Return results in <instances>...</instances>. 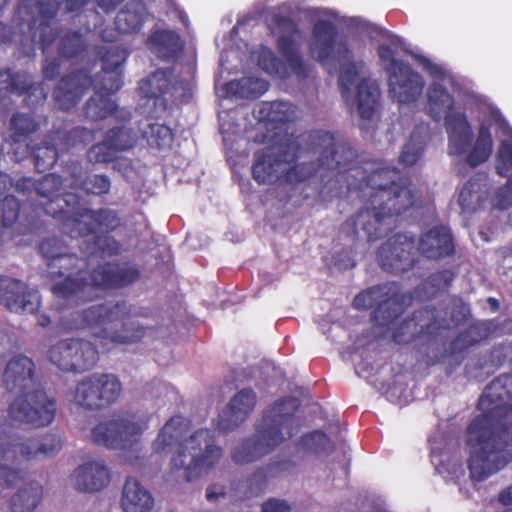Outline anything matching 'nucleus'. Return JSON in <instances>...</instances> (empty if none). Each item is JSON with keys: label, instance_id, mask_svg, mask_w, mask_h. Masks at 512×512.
Instances as JSON below:
<instances>
[{"label": "nucleus", "instance_id": "8", "mask_svg": "<svg viewBox=\"0 0 512 512\" xmlns=\"http://www.w3.org/2000/svg\"><path fill=\"white\" fill-rule=\"evenodd\" d=\"M90 0H64L68 12L82 9ZM63 0H19L14 18L11 41L20 36V43L38 45L44 53L60 34L57 15Z\"/></svg>", "mask_w": 512, "mask_h": 512}, {"label": "nucleus", "instance_id": "33", "mask_svg": "<svg viewBox=\"0 0 512 512\" xmlns=\"http://www.w3.org/2000/svg\"><path fill=\"white\" fill-rule=\"evenodd\" d=\"M42 498V487L30 482L14 493L9 501V512H35Z\"/></svg>", "mask_w": 512, "mask_h": 512}, {"label": "nucleus", "instance_id": "30", "mask_svg": "<svg viewBox=\"0 0 512 512\" xmlns=\"http://www.w3.org/2000/svg\"><path fill=\"white\" fill-rule=\"evenodd\" d=\"M37 380L34 361L23 354L12 356L3 371L4 384H35Z\"/></svg>", "mask_w": 512, "mask_h": 512}, {"label": "nucleus", "instance_id": "41", "mask_svg": "<svg viewBox=\"0 0 512 512\" xmlns=\"http://www.w3.org/2000/svg\"><path fill=\"white\" fill-rule=\"evenodd\" d=\"M425 147L426 135L423 128L414 129L399 155V162L405 166L416 164L422 157Z\"/></svg>", "mask_w": 512, "mask_h": 512}, {"label": "nucleus", "instance_id": "54", "mask_svg": "<svg viewBox=\"0 0 512 512\" xmlns=\"http://www.w3.org/2000/svg\"><path fill=\"white\" fill-rule=\"evenodd\" d=\"M70 249V246L66 244L62 239L58 237H50L44 239L39 246V250L43 258L48 262L56 261L61 254H64Z\"/></svg>", "mask_w": 512, "mask_h": 512}, {"label": "nucleus", "instance_id": "24", "mask_svg": "<svg viewBox=\"0 0 512 512\" xmlns=\"http://www.w3.org/2000/svg\"><path fill=\"white\" fill-rule=\"evenodd\" d=\"M83 114L85 119L91 122H100L110 117H114L120 122H130L132 119L130 110L120 108L111 96L96 89L94 94L85 102Z\"/></svg>", "mask_w": 512, "mask_h": 512}, {"label": "nucleus", "instance_id": "11", "mask_svg": "<svg viewBox=\"0 0 512 512\" xmlns=\"http://www.w3.org/2000/svg\"><path fill=\"white\" fill-rule=\"evenodd\" d=\"M413 296L403 292L399 283L385 282L359 292L352 305L357 310L371 309L370 321L375 327L389 328L411 304Z\"/></svg>", "mask_w": 512, "mask_h": 512}, {"label": "nucleus", "instance_id": "27", "mask_svg": "<svg viewBox=\"0 0 512 512\" xmlns=\"http://www.w3.org/2000/svg\"><path fill=\"white\" fill-rule=\"evenodd\" d=\"M154 504L151 492L139 480L133 477L125 480L120 499L123 512H151Z\"/></svg>", "mask_w": 512, "mask_h": 512}, {"label": "nucleus", "instance_id": "37", "mask_svg": "<svg viewBox=\"0 0 512 512\" xmlns=\"http://www.w3.org/2000/svg\"><path fill=\"white\" fill-rule=\"evenodd\" d=\"M74 338L58 341L49 350V360L60 370L72 372V367H84L85 362H72L73 355L77 353V344Z\"/></svg>", "mask_w": 512, "mask_h": 512}, {"label": "nucleus", "instance_id": "48", "mask_svg": "<svg viewBox=\"0 0 512 512\" xmlns=\"http://www.w3.org/2000/svg\"><path fill=\"white\" fill-rule=\"evenodd\" d=\"M148 143L152 147L159 150L169 149L174 141V133L172 129L159 123H152L149 125Z\"/></svg>", "mask_w": 512, "mask_h": 512}, {"label": "nucleus", "instance_id": "53", "mask_svg": "<svg viewBox=\"0 0 512 512\" xmlns=\"http://www.w3.org/2000/svg\"><path fill=\"white\" fill-rule=\"evenodd\" d=\"M1 227H11L19 217L20 202L13 195H6L0 203Z\"/></svg>", "mask_w": 512, "mask_h": 512}, {"label": "nucleus", "instance_id": "64", "mask_svg": "<svg viewBox=\"0 0 512 512\" xmlns=\"http://www.w3.org/2000/svg\"><path fill=\"white\" fill-rule=\"evenodd\" d=\"M498 197L502 208L512 206V174L508 176L506 184L500 189Z\"/></svg>", "mask_w": 512, "mask_h": 512}, {"label": "nucleus", "instance_id": "44", "mask_svg": "<svg viewBox=\"0 0 512 512\" xmlns=\"http://www.w3.org/2000/svg\"><path fill=\"white\" fill-rule=\"evenodd\" d=\"M92 86H94V89L102 93L108 94L109 96L112 93H116L123 86L122 70H104V68H102V70L95 75Z\"/></svg>", "mask_w": 512, "mask_h": 512}, {"label": "nucleus", "instance_id": "9", "mask_svg": "<svg viewBox=\"0 0 512 512\" xmlns=\"http://www.w3.org/2000/svg\"><path fill=\"white\" fill-rule=\"evenodd\" d=\"M16 190L27 194L34 210L58 219L62 230L69 226V220L77 205L83 198L74 192H64L63 179L55 173H48L39 180L21 178L16 183Z\"/></svg>", "mask_w": 512, "mask_h": 512}, {"label": "nucleus", "instance_id": "16", "mask_svg": "<svg viewBox=\"0 0 512 512\" xmlns=\"http://www.w3.org/2000/svg\"><path fill=\"white\" fill-rule=\"evenodd\" d=\"M57 405L54 397L41 389L26 391L17 396L9 406L10 417L34 428L50 425L56 415Z\"/></svg>", "mask_w": 512, "mask_h": 512}, {"label": "nucleus", "instance_id": "2", "mask_svg": "<svg viewBox=\"0 0 512 512\" xmlns=\"http://www.w3.org/2000/svg\"><path fill=\"white\" fill-rule=\"evenodd\" d=\"M505 387L485 388L478 402L482 414L468 427L469 471L474 481L485 480L512 460V406L500 393Z\"/></svg>", "mask_w": 512, "mask_h": 512}, {"label": "nucleus", "instance_id": "46", "mask_svg": "<svg viewBox=\"0 0 512 512\" xmlns=\"http://www.w3.org/2000/svg\"><path fill=\"white\" fill-rule=\"evenodd\" d=\"M75 344H77V353L73 355L72 362H85L84 367H72V372L74 373H83L92 369L99 358L98 350L95 347V344L90 341L84 339H76Z\"/></svg>", "mask_w": 512, "mask_h": 512}, {"label": "nucleus", "instance_id": "1", "mask_svg": "<svg viewBox=\"0 0 512 512\" xmlns=\"http://www.w3.org/2000/svg\"><path fill=\"white\" fill-rule=\"evenodd\" d=\"M259 185L276 184L292 190L318 175L319 197L326 201L356 194L365 204L339 227L351 241L375 242L388 230V220L415 204V195L395 168L375 167L358 160L356 151L323 130L288 137L256 151L251 167Z\"/></svg>", "mask_w": 512, "mask_h": 512}, {"label": "nucleus", "instance_id": "39", "mask_svg": "<svg viewBox=\"0 0 512 512\" xmlns=\"http://www.w3.org/2000/svg\"><path fill=\"white\" fill-rule=\"evenodd\" d=\"M493 151V138L490 128L481 124L478 129L476 141L468 153L466 161L469 166L477 167L486 162L491 156Z\"/></svg>", "mask_w": 512, "mask_h": 512}, {"label": "nucleus", "instance_id": "35", "mask_svg": "<svg viewBox=\"0 0 512 512\" xmlns=\"http://www.w3.org/2000/svg\"><path fill=\"white\" fill-rule=\"evenodd\" d=\"M11 92L17 96H25L28 104L43 103L47 98L44 87L35 83L32 76L23 71L13 73V84Z\"/></svg>", "mask_w": 512, "mask_h": 512}, {"label": "nucleus", "instance_id": "56", "mask_svg": "<svg viewBox=\"0 0 512 512\" xmlns=\"http://www.w3.org/2000/svg\"><path fill=\"white\" fill-rule=\"evenodd\" d=\"M258 65L262 70L270 75H280L283 69L282 61L275 55V53L268 49H261L258 55Z\"/></svg>", "mask_w": 512, "mask_h": 512}, {"label": "nucleus", "instance_id": "42", "mask_svg": "<svg viewBox=\"0 0 512 512\" xmlns=\"http://www.w3.org/2000/svg\"><path fill=\"white\" fill-rule=\"evenodd\" d=\"M115 126L106 131L104 137L106 141L118 152L128 151L137 144V134L133 128L127 127L126 122Z\"/></svg>", "mask_w": 512, "mask_h": 512}, {"label": "nucleus", "instance_id": "18", "mask_svg": "<svg viewBox=\"0 0 512 512\" xmlns=\"http://www.w3.org/2000/svg\"><path fill=\"white\" fill-rule=\"evenodd\" d=\"M338 37L339 31L333 22L322 19L315 22L309 44L311 56L322 65L327 64L332 57L338 61L350 60L352 52L347 37Z\"/></svg>", "mask_w": 512, "mask_h": 512}, {"label": "nucleus", "instance_id": "58", "mask_svg": "<svg viewBox=\"0 0 512 512\" xmlns=\"http://www.w3.org/2000/svg\"><path fill=\"white\" fill-rule=\"evenodd\" d=\"M475 345V339L469 337L466 330L460 332L450 343L449 352L451 354H459Z\"/></svg>", "mask_w": 512, "mask_h": 512}, {"label": "nucleus", "instance_id": "61", "mask_svg": "<svg viewBox=\"0 0 512 512\" xmlns=\"http://www.w3.org/2000/svg\"><path fill=\"white\" fill-rule=\"evenodd\" d=\"M61 61L58 58H46L42 65V74L46 80H54L60 73Z\"/></svg>", "mask_w": 512, "mask_h": 512}, {"label": "nucleus", "instance_id": "62", "mask_svg": "<svg viewBox=\"0 0 512 512\" xmlns=\"http://www.w3.org/2000/svg\"><path fill=\"white\" fill-rule=\"evenodd\" d=\"M473 184L471 181L466 182L459 192L458 202L463 211H471L473 207Z\"/></svg>", "mask_w": 512, "mask_h": 512}, {"label": "nucleus", "instance_id": "3", "mask_svg": "<svg viewBox=\"0 0 512 512\" xmlns=\"http://www.w3.org/2000/svg\"><path fill=\"white\" fill-rule=\"evenodd\" d=\"M299 406L298 398L286 397L264 409L254 424L255 432L232 447V461L237 465L257 462L294 437L303 424L297 415Z\"/></svg>", "mask_w": 512, "mask_h": 512}, {"label": "nucleus", "instance_id": "60", "mask_svg": "<svg viewBox=\"0 0 512 512\" xmlns=\"http://www.w3.org/2000/svg\"><path fill=\"white\" fill-rule=\"evenodd\" d=\"M357 76V71L355 70V66L345 69L341 72L339 76V86L341 89V95L343 98H347L350 94V85L354 82Z\"/></svg>", "mask_w": 512, "mask_h": 512}, {"label": "nucleus", "instance_id": "49", "mask_svg": "<svg viewBox=\"0 0 512 512\" xmlns=\"http://www.w3.org/2000/svg\"><path fill=\"white\" fill-rule=\"evenodd\" d=\"M416 388L417 386H380L378 392L389 402L403 406L414 399Z\"/></svg>", "mask_w": 512, "mask_h": 512}, {"label": "nucleus", "instance_id": "34", "mask_svg": "<svg viewBox=\"0 0 512 512\" xmlns=\"http://www.w3.org/2000/svg\"><path fill=\"white\" fill-rule=\"evenodd\" d=\"M269 88V83L258 77H242L238 80H232L224 85V90L228 95L254 99L260 97Z\"/></svg>", "mask_w": 512, "mask_h": 512}, {"label": "nucleus", "instance_id": "32", "mask_svg": "<svg viewBox=\"0 0 512 512\" xmlns=\"http://www.w3.org/2000/svg\"><path fill=\"white\" fill-rule=\"evenodd\" d=\"M380 88L376 81L362 79L357 85V110L364 120H370L379 105Z\"/></svg>", "mask_w": 512, "mask_h": 512}, {"label": "nucleus", "instance_id": "14", "mask_svg": "<svg viewBox=\"0 0 512 512\" xmlns=\"http://www.w3.org/2000/svg\"><path fill=\"white\" fill-rule=\"evenodd\" d=\"M377 54L388 75L389 93L393 100L401 104L417 101L425 86L423 77L408 63L397 59L395 51L389 45H379Z\"/></svg>", "mask_w": 512, "mask_h": 512}, {"label": "nucleus", "instance_id": "22", "mask_svg": "<svg viewBox=\"0 0 512 512\" xmlns=\"http://www.w3.org/2000/svg\"><path fill=\"white\" fill-rule=\"evenodd\" d=\"M257 394L245 387L236 392L228 401L218 418V428L230 433L242 426L252 415L257 405Z\"/></svg>", "mask_w": 512, "mask_h": 512}, {"label": "nucleus", "instance_id": "5", "mask_svg": "<svg viewBox=\"0 0 512 512\" xmlns=\"http://www.w3.org/2000/svg\"><path fill=\"white\" fill-rule=\"evenodd\" d=\"M188 430V421L181 416H174L162 428L154 447L160 451L178 444L171 460L172 468L183 471L185 480L192 481L219 463L223 449L214 443L209 430L200 429L185 437Z\"/></svg>", "mask_w": 512, "mask_h": 512}, {"label": "nucleus", "instance_id": "50", "mask_svg": "<svg viewBox=\"0 0 512 512\" xmlns=\"http://www.w3.org/2000/svg\"><path fill=\"white\" fill-rule=\"evenodd\" d=\"M301 442L307 451L317 454H328L334 449L332 441L321 431L303 436Z\"/></svg>", "mask_w": 512, "mask_h": 512}, {"label": "nucleus", "instance_id": "15", "mask_svg": "<svg viewBox=\"0 0 512 512\" xmlns=\"http://www.w3.org/2000/svg\"><path fill=\"white\" fill-rule=\"evenodd\" d=\"M88 268V260L71 252V248L61 254L56 261L48 262V273L52 278L64 277L52 287V292L64 299L77 296L89 286V277L83 276Z\"/></svg>", "mask_w": 512, "mask_h": 512}, {"label": "nucleus", "instance_id": "10", "mask_svg": "<svg viewBox=\"0 0 512 512\" xmlns=\"http://www.w3.org/2000/svg\"><path fill=\"white\" fill-rule=\"evenodd\" d=\"M61 448L62 440L55 434L11 442L6 449H0V486L11 487L23 481L29 462L53 457Z\"/></svg>", "mask_w": 512, "mask_h": 512}, {"label": "nucleus", "instance_id": "13", "mask_svg": "<svg viewBox=\"0 0 512 512\" xmlns=\"http://www.w3.org/2000/svg\"><path fill=\"white\" fill-rule=\"evenodd\" d=\"M146 413L126 412L97 424L91 430L94 443L114 450H137L140 435L147 429Z\"/></svg>", "mask_w": 512, "mask_h": 512}, {"label": "nucleus", "instance_id": "20", "mask_svg": "<svg viewBox=\"0 0 512 512\" xmlns=\"http://www.w3.org/2000/svg\"><path fill=\"white\" fill-rule=\"evenodd\" d=\"M141 278L139 266L132 261L105 262L89 274V286L104 290L122 289Z\"/></svg>", "mask_w": 512, "mask_h": 512}, {"label": "nucleus", "instance_id": "45", "mask_svg": "<svg viewBox=\"0 0 512 512\" xmlns=\"http://www.w3.org/2000/svg\"><path fill=\"white\" fill-rule=\"evenodd\" d=\"M97 55L99 56L102 68L122 70V66L128 58L129 52L119 45H103L98 47Z\"/></svg>", "mask_w": 512, "mask_h": 512}, {"label": "nucleus", "instance_id": "19", "mask_svg": "<svg viewBox=\"0 0 512 512\" xmlns=\"http://www.w3.org/2000/svg\"><path fill=\"white\" fill-rule=\"evenodd\" d=\"M271 33L279 37L276 47L295 75L306 78L309 69L298 51L296 36L300 33L298 24L288 15L274 14L269 19Z\"/></svg>", "mask_w": 512, "mask_h": 512}, {"label": "nucleus", "instance_id": "38", "mask_svg": "<svg viewBox=\"0 0 512 512\" xmlns=\"http://www.w3.org/2000/svg\"><path fill=\"white\" fill-rule=\"evenodd\" d=\"M259 113L263 120L279 127L295 119L296 106L288 101L263 102Z\"/></svg>", "mask_w": 512, "mask_h": 512}, {"label": "nucleus", "instance_id": "4", "mask_svg": "<svg viewBox=\"0 0 512 512\" xmlns=\"http://www.w3.org/2000/svg\"><path fill=\"white\" fill-rule=\"evenodd\" d=\"M416 252L435 262L454 257L456 243L451 228L445 224L434 225L420 234L417 244L413 236L394 234L379 247L377 261L383 271L400 275L418 263Z\"/></svg>", "mask_w": 512, "mask_h": 512}, {"label": "nucleus", "instance_id": "12", "mask_svg": "<svg viewBox=\"0 0 512 512\" xmlns=\"http://www.w3.org/2000/svg\"><path fill=\"white\" fill-rule=\"evenodd\" d=\"M470 314L469 306L461 299H455L450 318L441 317L435 307H424L405 318L394 330L392 339L397 344H406L424 336L431 338L441 330H448L464 323Z\"/></svg>", "mask_w": 512, "mask_h": 512}, {"label": "nucleus", "instance_id": "43", "mask_svg": "<svg viewBox=\"0 0 512 512\" xmlns=\"http://www.w3.org/2000/svg\"><path fill=\"white\" fill-rule=\"evenodd\" d=\"M52 132L60 143L61 150L68 149L79 144L86 145L91 142L94 137L92 130L82 126L73 127L67 131L59 128Z\"/></svg>", "mask_w": 512, "mask_h": 512}, {"label": "nucleus", "instance_id": "59", "mask_svg": "<svg viewBox=\"0 0 512 512\" xmlns=\"http://www.w3.org/2000/svg\"><path fill=\"white\" fill-rule=\"evenodd\" d=\"M99 247L104 254L109 256L119 255L121 252V244L112 236H97Z\"/></svg>", "mask_w": 512, "mask_h": 512}, {"label": "nucleus", "instance_id": "7", "mask_svg": "<svg viewBox=\"0 0 512 512\" xmlns=\"http://www.w3.org/2000/svg\"><path fill=\"white\" fill-rule=\"evenodd\" d=\"M413 58L434 79L427 89L425 110L435 121L445 119L449 154L460 156L466 153L472 144L473 132L465 112L454 111L453 95L438 82L447 78V71L424 55L414 54Z\"/></svg>", "mask_w": 512, "mask_h": 512}, {"label": "nucleus", "instance_id": "26", "mask_svg": "<svg viewBox=\"0 0 512 512\" xmlns=\"http://www.w3.org/2000/svg\"><path fill=\"white\" fill-rule=\"evenodd\" d=\"M174 73L172 67L157 69L150 76L139 82L141 94L148 99H160L164 108H167L169 101L175 98L176 85L171 77Z\"/></svg>", "mask_w": 512, "mask_h": 512}, {"label": "nucleus", "instance_id": "36", "mask_svg": "<svg viewBox=\"0 0 512 512\" xmlns=\"http://www.w3.org/2000/svg\"><path fill=\"white\" fill-rule=\"evenodd\" d=\"M61 145L51 131L47 139L33 148L34 165L38 172L43 173L51 169L58 161V150Z\"/></svg>", "mask_w": 512, "mask_h": 512}, {"label": "nucleus", "instance_id": "29", "mask_svg": "<svg viewBox=\"0 0 512 512\" xmlns=\"http://www.w3.org/2000/svg\"><path fill=\"white\" fill-rule=\"evenodd\" d=\"M149 41L157 56L166 62H175L184 50L180 35L172 30H157L150 35Z\"/></svg>", "mask_w": 512, "mask_h": 512}, {"label": "nucleus", "instance_id": "28", "mask_svg": "<svg viewBox=\"0 0 512 512\" xmlns=\"http://www.w3.org/2000/svg\"><path fill=\"white\" fill-rule=\"evenodd\" d=\"M73 401L87 409H97L113 403L120 395V386H76Z\"/></svg>", "mask_w": 512, "mask_h": 512}, {"label": "nucleus", "instance_id": "31", "mask_svg": "<svg viewBox=\"0 0 512 512\" xmlns=\"http://www.w3.org/2000/svg\"><path fill=\"white\" fill-rule=\"evenodd\" d=\"M71 188L82 191L87 196L104 197L111 191L112 181L106 174H87L81 176V167H75L71 173Z\"/></svg>", "mask_w": 512, "mask_h": 512}, {"label": "nucleus", "instance_id": "23", "mask_svg": "<svg viewBox=\"0 0 512 512\" xmlns=\"http://www.w3.org/2000/svg\"><path fill=\"white\" fill-rule=\"evenodd\" d=\"M0 305L15 313H33L39 307V296L26 283L0 275Z\"/></svg>", "mask_w": 512, "mask_h": 512}, {"label": "nucleus", "instance_id": "57", "mask_svg": "<svg viewBox=\"0 0 512 512\" xmlns=\"http://www.w3.org/2000/svg\"><path fill=\"white\" fill-rule=\"evenodd\" d=\"M456 274L450 269L438 270L429 275L426 282L435 291H445L452 285Z\"/></svg>", "mask_w": 512, "mask_h": 512}, {"label": "nucleus", "instance_id": "6", "mask_svg": "<svg viewBox=\"0 0 512 512\" xmlns=\"http://www.w3.org/2000/svg\"><path fill=\"white\" fill-rule=\"evenodd\" d=\"M139 316L142 314L132 305L118 301L92 305L77 313L75 321L78 328L95 330V343L108 351L109 344L131 345L144 339L148 328L132 320Z\"/></svg>", "mask_w": 512, "mask_h": 512}, {"label": "nucleus", "instance_id": "21", "mask_svg": "<svg viewBox=\"0 0 512 512\" xmlns=\"http://www.w3.org/2000/svg\"><path fill=\"white\" fill-rule=\"evenodd\" d=\"M92 84L93 78L86 69L65 74L59 79L52 93L55 105L62 111L71 110L77 106Z\"/></svg>", "mask_w": 512, "mask_h": 512}, {"label": "nucleus", "instance_id": "17", "mask_svg": "<svg viewBox=\"0 0 512 512\" xmlns=\"http://www.w3.org/2000/svg\"><path fill=\"white\" fill-rule=\"evenodd\" d=\"M123 225L118 211L110 208L91 209L83 205V200L75 208L69 226L64 229L71 239L86 237L98 231L111 233Z\"/></svg>", "mask_w": 512, "mask_h": 512}, {"label": "nucleus", "instance_id": "25", "mask_svg": "<svg viewBox=\"0 0 512 512\" xmlns=\"http://www.w3.org/2000/svg\"><path fill=\"white\" fill-rule=\"evenodd\" d=\"M71 485L80 492H98L110 482V472L103 461H90L78 466L70 477Z\"/></svg>", "mask_w": 512, "mask_h": 512}, {"label": "nucleus", "instance_id": "51", "mask_svg": "<svg viewBox=\"0 0 512 512\" xmlns=\"http://www.w3.org/2000/svg\"><path fill=\"white\" fill-rule=\"evenodd\" d=\"M119 153L104 138L102 142L92 145L87 152V159L93 164H109L114 162Z\"/></svg>", "mask_w": 512, "mask_h": 512}, {"label": "nucleus", "instance_id": "55", "mask_svg": "<svg viewBox=\"0 0 512 512\" xmlns=\"http://www.w3.org/2000/svg\"><path fill=\"white\" fill-rule=\"evenodd\" d=\"M11 127L17 135L28 136L39 129L40 122L29 114L15 113L11 118Z\"/></svg>", "mask_w": 512, "mask_h": 512}, {"label": "nucleus", "instance_id": "40", "mask_svg": "<svg viewBox=\"0 0 512 512\" xmlns=\"http://www.w3.org/2000/svg\"><path fill=\"white\" fill-rule=\"evenodd\" d=\"M88 44L78 30H68L59 39L57 52L62 58L72 60L82 57L87 51Z\"/></svg>", "mask_w": 512, "mask_h": 512}, {"label": "nucleus", "instance_id": "52", "mask_svg": "<svg viewBox=\"0 0 512 512\" xmlns=\"http://www.w3.org/2000/svg\"><path fill=\"white\" fill-rule=\"evenodd\" d=\"M495 171L501 177L512 175V141L502 140L495 157Z\"/></svg>", "mask_w": 512, "mask_h": 512}, {"label": "nucleus", "instance_id": "47", "mask_svg": "<svg viewBox=\"0 0 512 512\" xmlns=\"http://www.w3.org/2000/svg\"><path fill=\"white\" fill-rule=\"evenodd\" d=\"M143 24V15L132 10L129 4L122 8L115 18L116 28L119 32L125 34L138 32L142 28Z\"/></svg>", "mask_w": 512, "mask_h": 512}, {"label": "nucleus", "instance_id": "63", "mask_svg": "<svg viewBox=\"0 0 512 512\" xmlns=\"http://www.w3.org/2000/svg\"><path fill=\"white\" fill-rule=\"evenodd\" d=\"M291 507L285 500L269 499L262 505V512H290Z\"/></svg>", "mask_w": 512, "mask_h": 512}]
</instances>
